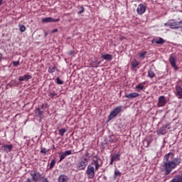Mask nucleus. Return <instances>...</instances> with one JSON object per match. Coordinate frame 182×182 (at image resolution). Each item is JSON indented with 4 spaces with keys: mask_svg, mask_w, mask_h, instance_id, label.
Instances as JSON below:
<instances>
[{
    "mask_svg": "<svg viewBox=\"0 0 182 182\" xmlns=\"http://www.w3.org/2000/svg\"><path fill=\"white\" fill-rule=\"evenodd\" d=\"M180 163L181 159L174 157V154L169 152L164 156L161 171H165V176H168L177 166H180Z\"/></svg>",
    "mask_w": 182,
    "mask_h": 182,
    "instance_id": "1",
    "label": "nucleus"
},
{
    "mask_svg": "<svg viewBox=\"0 0 182 182\" xmlns=\"http://www.w3.org/2000/svg\"><path fill=\"white\" fill-rule=\"evenodd\" d=\"M92 162L87 166V170H86V174L88 177V178H95V171H97L99 170L100 167H102L103 166V161H102V159L100 158H97V156H95Z\"/></svg>",
    "mask_w": 182,
    "mask_h": 182,
    "instance_id": "2",
    "label": "nucleus"
},
{
    "mask_svg": "<svg viewBox=\"0 0 182 182\" xmlns=\"http://www.w3.org/2000/svg\"><path fill=\"white\" fill-rule=\"evenodd\" d=\"M122 112H123L122 106H118L115 107L108 116V119L107 122H110V120H113L114 117H116L118 114H119V113H122Z\"/></svg>",
    "mask_w": 182,
    "mask_h": 182,
    "instance_id": "3",
    "label": "nucleus"
},
{
    "mask_svg": "<svg viewBox=\"0 0 182 182\" xmlns=\"http://www.w3.org/2000/svg\"><path fill=\"white\" fill-rule=\"evenodd\" d=\"M88 161L89 159H87V158L80 159V162L77 166V170H85L86 168V166H87Z\"/></svg>",
    "mask_w": 182,
    "mask_h": 182,
    "instance_id": "4",
    "label": "nucleus"
},
{
    "mask_svg": "<svg viewBox=\"0 0 182 182\" xmlns=\"http://www.w3.org/2000/svg\"><path fill=\"white\" fill-rule=\"evenodd\" d=\"M30 176L32 177V180L34 182L39 181L41 180L42 175L41 173L36 171H31L30 172Z\"/></svg>",
    "mask_w": 182,
    "mask_h": 182,
    "instance_id": "5",
    "label": "nucleus"
},
{
    "mask_svg": "<svg viewBox=\"0 0 182 182\" xmlns=\"http://www.w3.org/2000/svg\"><path fill=\"white\" fill-rule=\"evenodd\" d=\"M166 105H167V100L166 99V97L164 95L160 96L157 104L158 107H163L166 106Z\"/></svg>",
    "mask_w": 182,
    "mask_h": 182,
    "instance_id": "6",
    "label": "nucleus"
},
{
    "mask_svg": "<svg viewBox=\"0 0 182 182\" xmlns=\"http://www.w3.org/2000/svg\"><path fill=\"white\" fill-rule=\"evenodd\" d=\"M170 129V124H166L163 127H161L159 130L157 132L158 134H166L167 133V130Z\"/></svg>",
    "mask_w": 182,
    "mask_h": 182,
    "instance_id": "7",
    "label": "nucleus"
},
{
    "mask_svg": "<svg viewBox=\"0 0 182 182\" xmlns=\"http://www.w3.org/2000/svg\"><path fill=\"white\" fill-rule=\"evenodd\" d=\"M120 153L114 154L113 155H111V161L109 162V164L111 166H113V163H114V161H120Z\"/></svg>",
    "mask_w": 182,
    "mask_h": 182,
    "instance_id": "8",
    "label": "nucleus"
},
{
    "mask_svg": "<svg viewBox=\"0 0 182 182\" xmlns=\"http://www.w3.org/2000/svg\"><path fill=\"white\" fill-rule=\"evenodd\" d=\"M12 149H14L13 144H5L1 146V150L2 151H4V153H10V151H12Z\"/></svg>",
    "mask_w": 182,
    "mask_h": 182,
    "instance_id": "9",
    "label": "nucleus"
},
{
    "mask_svg": "<svg viewBox=\"0 0 182 182\" xmlns=\"http://www.w3.org/2000/svg\"><path fill=\"white\" fill-rule=\"evenodd\" d=\"M60 18H53L52 17H46L42 18L43 23H49V22H59Z\"/></svg>",
    "mask_w": 182,
    "mask_h": 182,
    "instance_id": "10",
    "label": "nucleus"
},
{
    "mask_svg": "<svg viewBox=\"0 0 182 182\" xmlns=\"http://www.w3.org/2000/svg\"><path fill=\"white\" fill-rule=\"evenodd\" d=\"M146 7L144 4H139L136 9L138 15H143L146 12Z\"/></svg>",
    "mask_w": 182,
    "mask_h": 182,
    "instance_id": "11",
    "label": "nucleus"
},
{
    "mask_svg": "<svg viewBox=\"0 0 182 182\" xmlns=\"http://www.w3.org/2000/svg\"><path fill=\"white\" fill-rule=\"evenodd\" d=\"M44 113L45 111L41 110V108H36L35 109V114L37 117H39V119H43Z\"/></svg>",
    "mask_w": 182,
    "mask_h": 182,
    "instance_id": "12",
    "label": "nucleus"
},
{
    "mask_svg": "<svg viewBox=\"0 0 182 182\" xmlns=\"http://www.w3.org/2000/svg\"><path fill=\"white\" fill-rule=\"evenodd\" d=\"M140 95L137 92H132L129 94L125 95L124 97H127V99H134L136 97H139Z\"/></svg>",
    "mask_w": 182,
    "mask_h": 182,
    "instance_id": "13",
    "label": "nucleus"
},
{
    "mask_svg": "<svg viewBox=\"0 0 182 182\" xmlns=\"http://www.w3.org/2000/svg\"><path fill=\"white\" fill-rule=\"evenodd\" d=\"M169 62L171 63V65L175 70H178V67L176 65V58L174 57H170Z\"/></svg>",
    "mask_w": 182,
    "mask_h": 182,
    "instance_id": "14",
    "label": "nucleus"
},
{
    "mask_svg": "<svg viewBox=\"0 0 182 182\" xmlns=\"http://www.w3.org/2000/svg\"><path fill=\"white\" fill-rule=\"evenodd\" d=\"M152 43H157V45H163V43H166V41L163 39L162 38H159V39L154 38L151 41Z\"/></svg>",
    "mask_w": 182,
    "mask_h": 182,
    "instance_id": "15",
    "label": "nucleus"
},
{
    "mask_svg": "<svg viewBox=\"0 0 182 182\" xmlns=\"http://www.w3.org/2000/svg\"><path fill=\"white\" fill-rule=\"evenodd\" d=\"M176 96H178V99H182V87L179 85H176Z\"/></svg>",
    "mask_w": 182,
    "mask_h": 182,
    "instance_id": "16",
    "label": "nucleus"
},
{
    "mask_svg": "<svg viewBox=\"0 0 182 182\" xmlns=\"http://www.w3.org/2000/svg\"><path fill=\"white\" fill-rule=\"evenodd\" d=\"M30 79H32V76L30 75H24L23 76H20L18 80L19 82H23L25 80L28 81Z\"/></svg>",
    "mask_w": 182,
    "mask_h": 182,
    "instance_id": "17",
    "label": "nucleus"
},
{
    "mask_svg": "<svg viewBox=\"0 0 182 182\" xmlns=\"http://www.w3.org/2000/svg\"><path fill=\"white\" fill-rule=\"evenodd\" d=\"M69 181V178L65 174H62L58 177V182H68Z\"/></svg>",
    "mask_w": 182,
    "mask_h": 182,
    "instance_id": "18",
    "label": "nucleus"
},
{
    "mask_svg": "<svg viewBox=\"0 0 182 182\" xmlns=\"http://www.w3.org/2000/svg\"><path fill=\"white\" fill-rule=\"evenodd\" d=\"M169 182H182V176L176 175V176H173L172 180Z\"/></svg>",
    "mask_w": 182,
    "mask_h": 182,
    "instance_id": "19",
    "label": "nucleus"
},
{
    "mask_svg": "<svg viewBox=\"0 0 182 182\" xmlns=\"http://www.w3.org/2000/svg\"><path fill=\"white\" fill-rule=\"evenodd\" d=\"M101 58L102 59H105V60H112V59H113V55L110 54H102Z\"/></svg>",
    "mask_w": 182,
    "mask_h": 182,
    "instance_id": "20",
    "label": "nucleus"
},
{
    "mask_svg": "<svg viewBox=\"0 0 182 182\" xmlns=\"http://www.w3.org/2000/svg\"><path fill=\"white\" fill-rule=\"evenodd\" d=\"M139 65H140V63H139L138 60L136 59H133L131 61V66H132V69H136V68H137V66H139Z\"/></svg>",
    "mask_w": 182,
    "mask_h": 182,
    "instance_id": "21",
    "label": "nucleus"
},
{
    "mask_svg": "<svg viewBox=\"0 0 182 182\" xmlns=\"http://www.w3.org/2000/svg\"><path fill=\"white\" fill-rule=\"evenodd\" d=\"M117 141V138H116L115 135L109 136V143H116Z\"/></svg>",
    "mask_w": 182,
    "mask_h": 182,
    "instance_id": "22",
    "label": "nucleus"
},
{
    "mask_svg": "<svg viewBox=\"0 0 182 182\" xmlns=\"http://www.w3.org/2000/svg\"><path fill=\"white\" fill-rule=\"evenodd\" d=\"M181 23H182V21L174 22L175 29H180V28H182V26H180Z\"/></svg>",
    "mask_w": 182,
    "mask_h": 182,
    "instance_id": "23",
    "label": "nucleus"
},
{
    "mask_svg": "<svg viewBox=\"0 0 182 182\" xmlns=\"http://www.w3.org/2000/svg\"><path fill=\"white\" fill-rule=\"evenodd\" d=\"M165 26H170V28L171 29H175V25H174V22L173 23H171V22H167V23H165Z\"/></svg>",
    "mask_w": 182,
    "mask_h": 182,
    "instance_id": "24",
    "label": "nucleus"
},
{
    "mask_svg": "<svg viewBox=\"0 0 182 182\" xmlns=\"http://www.w3.org/2000/svg\"><path fill=\"white\" fill-rule=\"evenodd\" d=\"M55 164H56V160L53 159L50 164V167H49L48 170H52V168H53V167H55Z\"/></svg>",
    "mask_w": 182,
    "mask_h": 182,
    "instance_id": "25",
    "label": "nucleus"
},
{
    "mask_svg": "<svg viewBox=\"0 0 182 182\" xmlns=\"http://www.w3.org/2000/svg\"><path fill=\"white\" fill-rule=\"evenodd\" d=\"M148 76L151 79H153V77H156V73H154V72H153L151 70H149V71H148Z\"/></svg>",
    "mask_w": 182,
    "mask_h": 182,
    "instance_id": "26",
    "label": "nucleus"
},
{
    "mask_svg": "<svg viewBox=\"0 0 182 182\" xmlns=\"http://www.w3.org/2000/svg\"><path fill=\"white\" fill-rule=\"evenodd\" d=\"M136 89L138 92H140L144 89V85H142L141 84H139L136 86Z\"/></svg>",
    "mask_w": 182,
    "mask_h": 182,
    "instance_id": "27",
    "label": "nucleus"
},
{
    "mask_svg": "<svg viewBox=\"0 0 182 182\" xmlns=\"http://www.w3.org/2000/svg\"><path fill=\"white\" fill-rule=\"evenodd\" d=\"M58 132H59V134H60V136H65V134L67 132V130L65 128H62V129H59Z\"/></svg>",
    "mask_w": 182,
    "mask_h": 182,
    "instance_id": "28",
    "label": "nucleus"
},
{
    "mask_svg": "<svg viewBox=\"0 0 182 182\" xmlns=\"http://www.w3.org/2000/svg\"><path fill=\"white\" fill-rule=\"evenodd\" d=\"M56 69H57L56 66L50 67L48 68V73H53V72H55V70H56Z\"/></svg>",
    "mask_w": 182,
    "mask_h": 182,
    "instance_id": "29",
    "label": "nucleus"
},
{
    "mask_svg": "<svg viewBox=\"0 0 182 182\" xmlns=\"http://www.w3.org/2000/svg\"><path fill=\"white\" fill-rule=\"evenodd\" d=\"M139 58H145L146 55H147V51H144L141 53H139Z\"/></svg>",
    "mask_w": 182,
    "mask_h": 182,
    "instance_id": "30",
    "label": "nucleus"
},
{
    "mask_svg": "<svg viewBox=\"0 0 182 182\" xmlns=\"http://www.w3.org/2000/svg\"><path fill=\"white\" fill-rule=\"evenodd\" d=\"M49 151L46 149V148H41V154H46Z\"/></svg>",
    "mask_w": 182,
    "mask_h": 182,
    "instance_id": "31",
    "label": "nucleus"
},
{
    "mask_svg": "<svg viewBox=\"0 0 182 182\" xmlns=\"http://www.w3.org/2000/svg\"><path fill=\"white\" fill-rule=\"evenodd\" d=\"M19 29L21 32H25L26 31V27L24 25H19Z\"/></svg>",
    "mask_w": 182,
    "mask_h": 182,
    "instance_id": "32",
    "label": "nucleus"
},
{
    "mask_svg": "<svg viewBox=\"0 0 182 182\" xmlns=\"http://www.w3.org/2000/svg\"><path fill=\"white\" fill-rule=\"evenodd\" d=\"M56 83L57 85H63L64 82L58 77L56 78Z\"/></svg>",
    "mask_w": 182,
    "mask_h": 182,
    "instance_id": "33",
    "label": "nucleus"
},
{
    "mask_svg": "<svg viewBox=\"0 0 182 182\" xmlns=\"http://www.w3.org/2000/svg\"><path fill=\"white\" fill-rule=\"evenodd\" d=\"M85 12V7L80 6V11H78L77 14L80 15L81 14H83Z\"/></svg>",
    "mask_w": 182,
    "mask_h": 182,
    "instance_id": "34",
    "label": "nucleus"
},
{
    "mask_svg": "<svg viewBox=\"0 0 182 182\" xmlns=\"http://www.w3.org/2000/svg\"><path fill=\"white\" fill-rule=\"evenodd\" d=\"M48 107H49V105H48V103H44L41 106L42 110H46V109H48Z\"/></svg>",
    "mask_w": 182,
    "mask_h": 182,
    "instance_id": "35",
    "label": "nucleus"
},
{
    "mask_svg": "<svg viewBox=\"0 0 182 182\" xmlns=\"http://www.w3.org/2000/svg\"><path fill=\"white\" fill-rule=\"evenodd\" d=\"M151 143V141H148V140H145L144 141V144L145 146V147H149V146H150V144Z\"/></svg>",
    "mask_w": 182,
    "mask_h": 182,
    "instance_id": "36",
    "label": "nucleus"
},
{
    "mask_svg": "<svg viewBox=\"0 0 182 182\" xmlns=\"http://www.w3.org/2000/svg\"><path fill=\"white\" fill-rule=\"evenodd\" d=\"M63 153L65 155V157H67V156H70V154H72V150L65 151Z\"/></svg>",
    "mask_w": 182,
    "mask_h": 182,
    "instance_id": "37",
    "label": "nucleus"
},
{
    "mask_svg": "<svg viewBox=\"0 0 182 182\" xmlns=\"http://www.w3.org/2000/svg\"><path fill=\"white\" fill-rule=\"evenodd\" d=\"M90 65L91 68H97V64L96 61L91 63Z\"/></svg>",
    "mask_w": 182,
    "mask_h": 182,
    "instance_id": "38",
    "label": "nucleus"
},
{
    "mask_svg": "<svg viewBox=\"0 0 182 182\" xmlns=\"http://www.w3.org/2000/svg\"><path fill=\"white\" fill-rule=\"evenodd\" d=\"M65 158H66V156L65 155V154L63 152V154H61L60 156V161H62V160H65Z\"/></svg>",
    "mask_w": 182,
    "mask_h": 182,
    "instance_id": "39",
    "label": "nucleus"
},
{
    "mask_svg": "<svg viewBox=\"0 0 182 182\" xmlns=\"http://www.w3.org/2000/svg\"><path fill=\"white\" fill-rule=\"evenodd\" d=\"M58 94H56V92H50L48 96L50 97H55V96H56Z\"/></svg>",
    "mask_w": 182,
    "mask_h": 182,
    "instance_id": "40",
    "label": "nucleus"
},
{
    "mask_svg": "<svg viewBox=\"0 0 182 182\" xmlns=\"http://www.w3.org/2000/svg\"><path fill=\"white\" fill-rule=\"evenodd\" d=\"M14 66H19V61H13Z\"/></svg>",
    "mask_w": 182,
    "mask_h": 182,
    "instance_id": "41",
    "label": "nucleus"
},
{
    "mask_svg": "<svg viewBox=\"0 0 182 182\" xmlns=\"http://www.w3.org/2000/svg\"><path fill=\"white\" fill-rule=\"evenodd\" d=\"M41 182H49V179H48L46 177H43Z\"/></svg>",
    "mask_w": 182,
    "mask_h": 182,
    "instance_id": "42",
    "label": "nucleus"
},
{
    "mask_svg": "<svg viewBox=\"0 0 182 182\" xmlns=\"http://www.w3.org/2000/svg\"><path fill=\"white\" fill-rule=\"evenodd\" d=\"M69 55H70V56H73V55H75V50H70Z\"/></svg>",
    "mask_w": 182,
    "mask_h": 182,
    "instance_id": "43",
    "label": "nucleus"
},
{
    "mask_svg": "<svg viewBox=\"0 0 182 182\" xmlns=\"http://www.w3.org/2000/svg\"><path fill=\"white\" fill-rule=\"evenodd\" d=\"M58 28H55L53 31H51V33H55V32H58Z\"/></svg>",
    "mask_w": 182,
    "mask_h": 182,
    "instance_id": "44",
    "label": "nucleus"
},
{
    "mask_svg": "<svg viewBox=\"0 0 182 182\" xmlns=\"http://www.w3.org/2000/svg\"><path fill=\"white\" fill-rule=\"evenodd\" d=\"M114 174H115V176H120V171H114Z\"/></svg>",
    "mask_w": 182,
    "mask_h": 182,
    "instance_id": "45",
    "label": "nucleus"
},
{
    "mask_svg": "<svg viewBox=\"0 0 182 182\" xmlns=\"http://www.w3.org/2000/svg\"><path fill=\"white\" fill-rule=\"evenodd\" d=\"M33 180L31 178H28L25 182H33Z\"/></svg>",
    "mask_w": 182,
    "mask_h": 182,
    "instance_id": "46",
    "label": "nucleus"
},
{
    "mask_svg": "<svg viewBox=\"0 0 182 182\" xmlns=\"http://www.w3.org/2000/svg\"><path fill=\"white\" fill-rule=\"evenodd\" d=\"M95 62H96V63H97V67H98L99 65H100V63H102V61H97V60H96Z\"/></svg>",
    "mask_w": 182,
    "mask_h": 182,
    "instance_id": "47",
    "label": "nucleus"
},
{
    "mask_svg": "<svg viewBox=\"0 0 182 182\" xmlns=\"http://www.w3.org/2000/svg\"><path fill=\"white\" fill-rule=\"evenodd\" d=\"M44 36H45V38H46V36H48V32H46V31H44Z\"/></svg>",
    "mask_w": 182,
    "mask_h": 182,
    "instance_id": "48",
    "label": "nucleus"
},
{
    "mask_svg": "<svg viewBox=\"0 0 182 182\" xmlns=\"http://www.w3.org/2000/svg\"><path fill=\"white\" fill-rule=\"evenodd\" d=\"M106 144H107V142L102 143V146H106Z\"/></svg>",
    "mask_w": 182,
    "mask_h": 182,
    "instance_id": "49",
    "label": "nucleus"
},
{
    "mask_svg": "<svg viewBox=\"0 0 182 182\" xmlns=\"http://www.w3.org/2000/svg\"><path fill=\"white\" fill-rule=\"evenodd\" d=\"M0 60H2V53H0Z\"/></svg>",
    "mask_w": 182,
    "mask_h": 182,
    "instance_id": "50",
    "label": "nucleus"
},
{
    "mask_svg": "<svg viewBox=\"0 0 182 182\" xmlns=\"http://www.w3.org/2000/svg\"><path fill=\"white\" fill-rule=\"evenodd\" d=\"M3 1H4V0H0V6H1V5H2Z\"/></svg>",
    "mask_w": 182,
    "mask_h": 182,
    "instance_id": "51",
    "label": "nucleus"
},
{
    "mask_svg": "<svg viewBox=\"0 0 182 182\" xmlns=\"http://www.w3.org/2000/svg\"><path fill=\"white\" fill-rule=\"evenodd\" d=\"M55 149H56L55 148V146H53V150H55Z\"/></svg>",
    "mask_w": 182,
    "mask_h": 182,
    "instance_id": "52",
    "label": "nucleus"
},
{
    "mask_svg": "<svg viewBox=\"0 0 182 182\" xmlns=\"http://www.w3.org/2000/svg\"><path fill=\"white\" fill-rule=\"evenodd\" d=\"M55 70L57 71V72H59V70L57 68V69H55Z\"/></svg>",
    "mask_w": 182,
    "mask_h": 182,
    "instance_id": "53",
    "label": "nucleus"
},
{
    "mask_svg": "<svg viewBox=\"0 0 182 182\" xmlns=\"http://www.w3.org/2000/svg\"><path fill=\"white\" fill-rule=\"evenodd\" d=\"M0 166H1V163H0Z\"/></svg>",
    "mask_w": 182,
    "mask_h": 182,
    "instance_id": "54",
    "label": "nucleus"
}]
</instances>
